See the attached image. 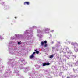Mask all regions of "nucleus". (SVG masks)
<instances>
[{
  "instance_id": "obj_1",
  "label": "nucleus",
  "mask_w": 78,
  "mask_h": 78,
  "mask_svg": "<svg viewBox=\"0 0 78 78\" xmlns=\"http://www.w3.org/2000/svg\"><path fill=\"white\" fill-rule=\"evenodd\" d=\"M50 63H49L48 62V63H42L43 66H48V65H50Z\"/></svg>"
},
{
  "instance_id": "obj_2",
  "label": "nucleus",
  "mask_w": 78,
  "mask_h": 78,
  "mask_svg": "<svg viewBox=\"0 0 78 78\" xmlns=\"http://www.w3.org/2000/svg\"><path fill=\"white\" fill-rule=\"evenodd\" d=\"M24 5H25L26 4V5H30V2H24Z\"/></svg>"
},
{
  "instance_id": "obj_3",
  "label": "nucleus",
  "mask_w": 78,
  "mask_h": 78,
  "mask_svg": "<svg viewBox=\"0 0 78 78\" xmlns=\"http://www.w3.org/2000/svg\"><path fill=\"white\" fill-rule=\"evenodd\" d=\"M44 42H41V44L42 46H43L44 45Z\"/></svg>"
},
{
  "instance_id": "obj_4",
  "label": "nucleus",
  "mask_w": 78,
  "mask_h": 78,
  "mask_svg": "<svg viewBox=\"0 0 78 78\" xmlns=\"http://www.w3.org/2000/svg\"><path fill=\"white\" fill-rule=\"evenodd\" d=\"M34 57V56H33V54H32L31 56H30V58H33Z\"/></svg>"
},
{
  "instance_id": "obj_5",
  "label": "nucleus",
  "mask_w": 78,
  "mask_h": 78,
  "mask_svg": "<svg viewBox=\"0 0 78 78\" xmlns=\"http://www.w3.org/2000/svg\"><path fill=\"white\" fill-rule=\"evenodd\" d=\"M53 58V55H51L49 57V58Z\"/></svg>"
},
{
  "instance_id": "obj_6",
  "label": "nucleus",
  "mask_w": 78,
  "mask_h": 78,
  "mask_svg": "<svg viewBox=\"0 0 78 78\" xmlns=\"http://www.w3.org/2000/svg\"><path fill=\"white\" fill-rule=\"evenodd\" d=\"M49 30H50V29L48 28H46L45 30V31H49Z\"/></svg>"
},
{
  "instance_id": "obj_7",
  "label": "nucleus",
  "mask_w": 78,
  "mask_h": 78,
  "mask_svg": "<svg viewBox=\"0 0 78 78\" xmlns=\"http://www.w3.org/2000/svg\"><path fill=\"white\" fill-rule=\"evenodd\" d=\"M35 53L37 54H39V51H37L35 52Z\"/></svg>"
},
{
  "instance_id": "obj_8",
  "label": "nucleus",
  "mask_w": 78,
  "mask_h": 78,
  "mask_svg": "<svg viewBox=\"0 0 78 78\" xmlns=\"http://www.w3.org/2000/svg\"><path fill=\"white\" fill-rule=\"evenodd\" d=\"M44 44H47V41H44Z\"/></svg>"
},
{
  "instance_id": "obj_9",
  "label": "nucleus",
  "mask_w": 78,
  "mask_h": 78,
  "mask_svg": "<svg viewBox=\"0 0 78 78\" xmlns=\"http://www.w3.org/2000/svg\"><path fill=\"white\" fill-rule=\"evenodd\" d=\"M18 45H20V44H21V43H20V42H18Z\"/></svg>"
},
{
  "instance_id": "obj_10",
  "label": "nucleus",
  "mask_w": 78,
  "mask_h": 78,
  "mask_svg": "<svg viewBox=\"0 0 78 78\" xmlns=\"http://www.w3.org/2000/svg\"><path fill=\"white\" fill-rule=\"evenodd\" d=\"M47 46V44H45V45H44V47H46Z\"/></svg>"
},
{
  "instance_id": "obj_11",
  "label": "nucleus",
  "mask_w": 78,
  "mask_h": 78,
  "mask_svg": "<svg viewBox=\"0 0 78 78\" xmlns=\"http://www.w3.org/2000/svg\"><path fill=\"white\" fill-rule=\"evenodd\" d=\"M36 53V52H34L32 54V55H34V54H35V53Z\"/></svg>"
},
{
  "instance_id": "obj_12",
  "label": "nucleus",
  "mask_w": 78,
  "mask_h": 78,
  "mask_svg": "<svg viewBox=\"0 0 78 78\" xmlns=\"http://www.w3.org/2000/svg\"><path fill=\"white\" fill-rule=\"evenodd\" d=\"M35 51H37V49L35 50Z\"/></svg>"
},
{
  "instance_id": "obj_13",
  "label": "nucleus",
  "mask_w": 78,
  "mask_h": 78,
  "mask_svg": "<svg viewBox=\"0 0 78 78\" xmlns=\"http://www.w3.org/2000/svg\"><path fill=\"white\" fill-rule=\"evenodd\" d=\"M15 19H17V17H15Z\"/></svg>"
},
{
  "instance_id": "obj_14",
  "label": "nucleus",
  "mask_w": 78,
  "mask_h": 78,
  "mask_svg": "<svg viewBox=\"0 0 78 78\" xmlns=\"http://www.w3.org/2000/svg\"><path fill=\"white\" fill-rule=\"evenodd\" d=\"M67 78H69V76L67 77Z\"/></svg>"
},
{
  "instance_id": "obj_15",
  "label": "nucleus",
  "mask_w": 78,
  "mask_h": 78,
  "mask_svg": "<svg viewBox=\"0 0 78 78\" xmlns=\"http://www.w3.org/2000/svg\"><path fill=\"white\" fill-rule=\"evenodd\" d=\"M63 68H64V67H63Z\"/></svg>"
}]
</instances>
